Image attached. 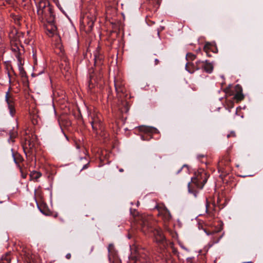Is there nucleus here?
Wrapping results in <instances>:
<instances>
[{
  "label": "nucleus",
  "instance_id": "obj_1",
  "mask_svg": "<svg viewBox=\"0 0 263 263\" xmlns=\"http://www.w3.org/2000/svg\"><path fill=\"white\" fill-rule=\"evenodd\" d=\"M149 220L150 217H146L145 216H141L140 217V224L141 226L142 232L145 234L153 232L155 237V241L157 243L163 244L165 239L161 230L157 229L153 230L151 226Z\"/></svg>",
  "mask_w": 263,
  "mask_h": 263
},
{
  "label": "nucleus",
  "instance_id": "obj_2",
  "mask_svg": "<svg viewBox=\"0 0 263 263\" xmlns=\"http://www.w3.org/2000/svg\"><path fill=\"white\" fill-rule=\"evenodd\" d=\"M208 177L204 172H198L195 176L191 178V181L188 183L189 192L197 196L198 190L202 189L206 182Z\"/></svg>",
  "mask_w": 263,
  "mask_h": 263
},
{
  "label": "nucleus",
  "instance_id": "obj_3",
  "mask_svg": "<svg viewBox=\"0 0 263 263\" xmlns=\"http://www.w3.org/2000/svg\"><path fill=\"white\" fill-rule=\"evenodd\" d=\"M37 13L40 18L43 21L44 18L54 15L52 9L48 1H41L37 5Z\"/></svg>",
  "mask_w": 263,
  "mask_h": 263
},
{
  "label": "nucleus",
  "instance_id": "obj_4",
  "mask_svg": "<svg viewBox=\"0 0 263 263\" xmlns=\"http://www.w3.org/2000/svg\"><path fill=\"white\" fill-rule=\"evenodd\" d=\"M89 120L94 132L97 133L98 130L102 129V116L100 114L96 111L90 112Z\"/></svg>",
  "mask_w": 263,
  "mask_h": 263
},
{
  "label": "nucleus",
  "instance_id": "obj_5",
  "mask_svg": "<svg viewBox=\"0 0 263 263\" xmlns=\"http://www.w3.org/2000/svg\"><path fill=\"white\" fill-rule=\"evenodd\" d=\"M43 22L44 23V27L46 34L50 37L53 36L57 33V28L54 24V15L44 18Z\"/></svg>",
  "mask_w": 263,
  "mask_h": 263
},
{
  "label": "nucleus",
  "instance_id": "obj_6",
  "mask_svg": "<svg viewBox=\"0 0 263 263\" xmlns=\"http://www.w3.org/2000/svg\"><path fill=\"white\" fill-rule=\"evenodd\" d=\"M96 17L95 11L93 10L92 12L86 13L82 19V23L85 26L87 27V31H90L92 30Z\"/></svg>",
  "mask_w": 263,
  "mask_h": 263
},
{
  "label": "nucleus",
  "instance_id": "obj_7",
  "mask_svg": "<svg viewBox=\"0 0 263 263\" xmlns=\"http://www.w3.org/2000/svg\"><path fill=\"white\" fill-rule=\"evenodd\" d=\"M5 100L8 105L9 114L12 117H13L15 114L14 99L9 91L6 92Z\"/></svg>",
  "mask_w": 263,
  "mask_h": 263
},
{
  "label": "nucleus",
  "instance_id": "obj_8",
  "mask_svg": "<svg viewBox=\"0 0 263 263\" xmlns=\"http://www.w3.org/2000/svg\"><path fill=\"white\" fill-rule=\"evenodd\" d=\"M197 65L199 64V65H200V68H202L205 72L208 73H210L213 71V65L211 63L208 62L207 61L204 62L199 60L197 61Z\"/></svg>",
  "mask_w": 263,
  "mask_h": 263
},
{
  "label": "nucleus",
  "instance_id": "obj_9",
  "mask_svg": "<svg viewBox=\"0 0 263 263\" xmlns=\"http://www.w3.org/2000/svg\"><path fill=\"white\" fill-rule=\"evenodd\" d=\"M115 89L118 93L119 97L121 98V96L120 93L124 94L126 91V89L124 87V84L122 82L115 80L114 82Z\"/></svg>",
  "mask_w": 263,
  "mask_h": 263
},
{
  "label": "nucleus",
  "instance_id": "obj_10",
  "mask_svg": "<svg viewBox=\"0 0 263 263\" xmlns=\"http://www.w3.org/2000/svg\"><path fill=\"white\" fill-rule=\"evenodd\" d=\"M9 138L8 141L10 144H13L15 142V139L18 136L17 126L13 127L9 133Z\"/></svg>",
  "mask_w": 263,
  "mask_h": 263
},
{
  "label": "nucleus",
  "instance_id": "obj_11",
  "mask_svg": "<svg viewBox=\"0 0 263 263\" xmlns=\"http://www.w3.org/2000/svg\"><path fill=\"white\" fill-rule=\"evenodd\" d=\"M185 69L190 73H194L196 70L200 68V65L196 63V65L192 63L188 62L185 65Z\"/></svg>",
  "mask_w": 263,
  "mask_h": 263
},
{
  "label": "nucleus",
  "instance_id": "obj_12",
  "mask_svg": "<svg viewBox=\"0 0 263 263\" xmlns=\"http://www.w3.org/2000/svg\"><path fill=\"white\" fill-rule=\"evenodd\" d=\"M95 64H97L103 59V56L101 52V48L98 46L93 52Z\"/></svg>",
  "mask_w": 263,
  "mask_h": 263
},
{
  "label": "nucleus",
  "instance_id": "obj_13",
  "mask_svg": "<svg viewBox=\"0 0 263 263\" xmlns=\"http://www.w3.org/2000/svg\"><path fill=\"white\" fill-rule=\"evenodd\" d=\"M206 234L208 235H212L213 237L212 238V244L211 245V246H212L213 244L214 243H218L219 240H220V239L222 238V235H221L219 237H217V236H216L217 232L216 231H213L212 232H208L206 231H205Z\"/></svg>",
  "mask_w": 263,
  "mask_h": 263
},
{
  "label": "nucleus",
  "instance_id": "obj_14",
  "mask_svg": "<svg viewBox=\"0 0 263 263\" xmlns=\"http://www.w3.org/2000/svg\"><path fill=\"white\" fill-rule=\"evenodd\" d=\"M140 129L141 131L147 134H157L159 133L158 130L153 127L141 126Z\"/></svg>",
  "mask_w": 263,
  "mask_h": 263
},
{
  "label": "nucleus",
  "instance_id": "obj_15",
  "mask_svg": "<svg viewBox=\"0 0 263 263\" xmlns=\"http://www.w3.org/2000/svg\"><path fill=\"white\" fill-rule=\"evenodd\" d=\"M30 180L34 182H38L39 179L42 176V173L40 172L33 171L30 173Z\"/></svg>",
  "mask_w": 263,
  "mask_h": 263
},
{
  "label": "nucleus",
  "instance_id": "obj_16",
  "mask_svg": "<svg viewBox=\"0 0 263 263\" xmlns=\"http://www.w3.org/2000/svg\"><path fill=\"white\" fill-rule=\"evenodd\" d=\"M22 48V46L20 47L17 43L11 45V50L14 53L16 58L17 55H19L20 57L21 50H23Z\"/></svg>",
  "mask_w": 263,
  "mask_h": 263
},
{
  "label": "nucleus",
  "instance_id": "obj_17",
  "mask_svg": "<svg viewBox=\"0 0 263 263\" xmlns=\"http://www.w3.org/2000/svg\"><path fill=\"white\" fill-rule=\"evenodd\" d=\"M162 214L165 220L166 221H169L172 218V216L170 211L166 209H165L163 210Z\"/></svg>",
  "mask_w": 263,
  "mask_h": 263
},
{
  "label": "nucleus",
  "instance_id": "obj_18",
  "mask_svg": "<svg viewBox=\"0 0 263 263\" xmlns=\"http://www.w3.org/2000/svg\"><path fill=\"white\" fill-rule=\"evenodd\" d=\"M242 91V90L241 88L240 91L237 92L234 97V99H236L237 101H240L244 98V96Z\"/></svg>",
  "mask_w": 263,
  "mask_h": 263
},
{
  "label": "nucleus",
  "instance_id": "obj_19",
  "mask_svg": "<svg viewBox=\"0 0 263 263\" xmlns=\"http://www.w3.org/2000/svg\"><path fill=\"white\" fill-rule=\"evenodd\" d=\"M16 59L17 60V65H18V69H19L20 72L21 73H22L23 72H24V69L22 67L23 64L22 63V62H21V57H20L19 55H17Z\"/></svg>",
  "mask_w": 263,
  "mask_h": 263
},
{
  "label": "nucleus",
  "instance_id": "obj_20",
  "mask_svg": "<svg viewBox=\"0 0 263 263\" xmlns=\"http://www.w3.org/2000/svg\"><path fill=\"white\" fill-rule=\"evenodd\" d=\"M123 105L124 108H122L121 107H120V109L121 110L122 112H127L129 109L128 104L127 102H123Z\"/></svg>",
  "mask_w": 263,
  "mask_h": 263
},
{
  "label": "nucleus",
  "instance_id": "obj_21",
  "mask_svg": "<svg viewBox=\"0 0 263 263\" xmlns=\"http://www.w3.org/2000/svg\"><path fill=\"white\" fill-rule=\"evenodd\" d=\"M195 58L196 56L191 53H188L186 55V59L187 60H194L195 59Z\"/></svg>",
  "mask_w": 263,
  "mask_h": 263
},
{
  "label": "nucleus",
  "instance_id": "obj_22",
  "mask_svg": "<svg viewBox=\"0 0 263 263\" xmlns=\"http://www.w3.org/2000/svg\"><path fill=\"white\" fill-rule=\"evenodd\" d=\"M185 168L186 173H188L189 172V168L187 165L184 164L183 165L181 168H180L176 172L177 174H178L181 172V171L183 169Z\"/></svg>",
  "mask_w": 263,
  "mask_h": 263
},
{
  "label": "nucleus",
  "instance_id": "obj_23",
  "mask_svg": "<svg viewBox=\"0 0 263 263\" xmlns=\"http://www.w3.org/2000/svg\"><path fill=\"white\" fill-rule=\"evenodd\" d=\"M114 248L112 244H109L108 247V258H110V253L111 252L112 249Z\"/></svg>",
  "mask_w": 263,
  "mask_h": 263
},
{
  "label": "nucleus",
  "instance_id": "obj_24",
  "mask_svg": "<svg viewBox=\"0 0 263 263\" xmlns=\"http://www.w3.org/2000/svg\"><path fill=\"white\" fill-rule=\"evenodd\" d=\"M236 136L235 133L234 132H231V133L227 135L228 138H230L231 137H235Z\"/></svg>",
  "mask_w": 263,
  "mask_h": 263
},
{
  "label": "nucleus",
  "instance_id": "obj_25",
  "mask_svg": "<svg viewBox=\"0 0 263 263\" xmlns=\"http://www.w3.org/2000/svg\"><path fill=\"white\" fill-rule=\"evenodd\" d=\"M44 72V68H43V69L41 71H39V72H37V73H34V74L40 75Z\"/></svg>",
  "mask_w": 263,
  "mask_h": 263
},
{
  "label": "nucleus",
  "instance_id": "obj_26",
  "mask_svg": "<svg viewBox=\"0 0 263 263\" xmlns=\"http://www.w3.org/2000/svg\"><path fill=\"white\" fill-rule=\"evenodd\" d=\"M66 258L68 259H69L71 258V254L70 253H68L66 255Z\"/></svg>",
  "mask_w": 263,
  "mask_h": 263
},
{
  "label": "nucleus",
  "instance_id": "obj_27",
  "mask_svg": "<svg viewBox=\"0 0 263 263\" xmlns=\"http://www.w3.org/2000/svg\"><path fill=\"white\" fill-rule=\"evenodd\" d=\"M88 163L84 165L82 167V170L87 168L88 167Z\"/></svg>",
  "mask_w": 263,
  "mask_h": 263
},
{
  "label": "nucleus",
  "instance_id": "obj_28",
  "mask_svg": "<svg viewBox=\"0 0 263 263\" xmlns=\"http://www.w3.org/2000/svg\"><path fill=\"white\" fill-rule=\"evenodd\" d=\"M141 139H142V140H149V139H147L145 138V136H143V135H142V136H141Z\"/></svg>",
  "mask_w": 263,
  "mask_h": 263
},
{
  "label": "nucleus",
  "instance_id": "obj_29",
  "mask_svg": "<svg viewBox=\"0 0 263 263\" xmlns=\"http://www.w3.org/2000/svg\"><path fill=\"white\" fill-rule=\"evenodd\" d=\"M205 212L206 213H208V201H207V200H206V204H205Z\"/></svg>",
  "mask_w": 263,
  "mask_h": 263
},
{
  "label": "nucleus",
  "instance_id": "obj_30",
  "mask_svg": "<svg viewBox=\"0 0 263 263\" xmlns=\"http://www.w3.org/2000/svg\"><path fill=\"white\" fill-rule=\"evenodd\" d=\"M159 63V60H158L157 59H155V64L156 65H158Z\"/></svg>",
  "mask_w": 263,
  "mask_h": 263
},
{
  "label": "nucleus",
  "instance_id": "obj_31",
  "mask_svg": "<svg viewBox=\"0 0 263 263\" xmlns=\"http://www.w3.org/2000/svg\"><path fill=\"white\" fill-rule=\"evenodd\" d=\"M204 157V155H198L197 156V158L198 159H200V158H203Z\"/></svg>",
  "mask_w": 263,
  "mask_h": 263
},
{
  "label": "nucleus",
  "instance_id": "obj_32",
  "mask_svg": "<svg viewBox=\"0 0 263 263\" xmlns=\"http://www.w3.org/2000/svg\"><path fill=\"white\" fill-rule=\"evenodd\" d=\"M22 176L23 178H25L27 176V174H23V173H22Z\"/></svg>",
  "mask_w": 263,
  "mask_h": 263
},
{
  "label": "nucleus",
  "instance_id": "obj_33",
  "mask_svg": "<svg viewBox=\"0 0 263 263\" xmlns=\"http://www.w3.org/2000/svg\"><path fill=\"white\" fill-rule=\"evenodd\" d=\"M119 172H123L124 171V170H123V168H120V169L119 170Z\"/></svg>",
  "mask_w": 263,
  "mask_h": 263
},
{
  "label": "nucleus",
  "instance_id": "obj_34",
  "mask_svg": "<svg viewBox=\"0 0 263 263\" xmlns=\"http://www.w3.org/2000/svg\"><path fill=\"white\" fill-rule=\"evenodd\" d=\"M181 246V247L182 249H184V250H187V249H186V248H185L184 246Z\"/></svg>",
  "mask_w": 263,
  "mask_h": 263
},
{
  "label": "nucleus",
  "instance_id": "obj_35",
  "mask_svg": "<svg viewBox=\"0 0 263 263\" xmlns=\"http://www.w3.org/2000/svg\"><path fill=\"white\" fill-rule=\"evenodd\" d=\"M8 76L9 77V82H10V74L9 72H8Z\"/></svg>",
  "mask_w": 263,
  "mask_h": 263
},
{
  "label": "nucleus",
  "instance_id": "obj_36",
  "mask_svg": "<svg viewBox=\"0 0 263 263\" xmlns=\"http://www.w3.org/2000/svg\"><path fill=\"white\" fill-rule=\"evenodd\" d=\"M242 263H253L251 261H248V262H242Z\"/></svg>",
  "mask_w": 263,
  "mask_h": 263
},
{
  "label": "nucleus",
  "instance_id": "obj_37",
  "mask_svg": "<svg viewBox=\"0 0 263 263\" xmlns=\"http://www.w3.org/2000/svg\"><path fill=\"white\" fill-rule=\"evenodd\" d=\"M32 122H33V124H35L37 122L36 121L35 122L34 121H32Z\"/></svg>",
  "mask_w": 263,
  "mask_h": 263
},
{
  "label": "nucleus",
  "instance_id": "obj_38",
  "mask_svg": "<svg viewBox=\"0 0 263 263\" xmlns=\"http://www.w3.org/2000/svg\"><path fill=\"white\" fill-rule=\"evenodd\" d=\"M64 135H65V137L66 138L67 140H68V137H67V136L65 134H64Z\"/></svg>",
  "mask_w": 263,
  "mask_h": 263
},
{
  "label": "nucleus",
  "instance_id": "obj_39",
  "mask_svg": "<svg viewBox=\"0 0 263 263\" xmlns=\"http://www.w3.org/2000/svg\"><path fill=\"white\" fill-rule=\"evenodd\" d=\"M176 252V250H174V252L175 253Z\"/></svg>",
  "mask_w": 263,
  "mask_h": 263
}]
</instances>
